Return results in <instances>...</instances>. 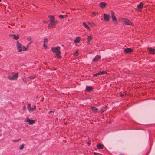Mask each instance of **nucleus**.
<instances>
[{
    "label": "nucleus",
    "instance_id": "obj_1",
    "mask_svg": "<svg viewBox=\"0 0 155 155\" xmlns=\"http://www.w3.org/2000/svg\"><path fill=\"white\" fill-rule=\"evenodd\" d=\"M60 48L58 46L53 47L51 48L52 51L54 53H55L56 56L59 58L61 57V56L59 55L60 54Z\"/></svg>",
    "mask_w": 155,
    "mask_h": 155
},
{
    "label": "nucleus",
    "instance_id": "obj_2",
    "mask_svg": "<svg viewBox=\"0 0 155 155\" xmlns=\"http://www.w3.org/2000/svg\"><path fill=\"white\" fill-rule=\"evenodd\" d=\"M17 47L18 51L19 52H21L22 51H25L27 50V48L22 45L20 43L18 42L17 43Z\"/></svg>",
    "mask_w": 155,
    "mask_h": 155
},
{
    "label": "nucleus",
    "instance_id": "obj_3",
    "mask_svg": "<svg viewBox=\"0 0 155 155\" xmlns=\"http://www.w3.org/2000/svg\"><path fill=\"white\" fill-rule=\"evenodd\" d=\"M119 20L123 24H124L125 25H131L132 23L128 19L125 18H120L119 19Z\"/></svg>",
    "mask_w": 155,
    "mask_h": 155
},
{
    "label": "nucleus",
    "instance_id": "obj_4",
    "mask_svg": "<svg viewBox=\"0 0 155 155\" xmlns=\"http://www.w3.org/2000/svg\"><path fill=\"white\" fill-rule=\"evenodd\" d=\"M18 77V73H15L13 76L9 75L8 76V79L10 80H15L17 79Z\"/></svg>",
    "mask_w": 155,
    "mask_h": 155
},
{
    "label": "nucleus",
    "instance_id": "obj_5",
    "mask_svg": "<svg viewBox=\"0 0 155 155\" xmlns=\"http://www.w3.org/2000/svg\"><path fill=\"white\" fill-rule=\"evenodd\" d=\"M57 23L56 21H50V23L48 24V27L49 28H51L54 27Z\"/></svg>",
    "mask_w": 155,
    "mask_h": 155
},
{
    "label": "nucleus",
    "instance_id": "obj_6",
    "mask_svg": "<svg viewBox=\"0 0 155 155\" xmlns=\"http://www.w3.org/2000/svg\"><path fill=\"white\" fill-rule=\"evenodd\" d=\"M114 12L113 11L111 12V15L112 21L114 23H116L117 22V19L115 16L114 15Z\"/></svg>",
    "mask_w": 155,
    "mask_h": 155
},
{
    "label": "nucleus",
    "instance_id": "obj_7",
    "mask_svg": "<svg viewBox=\"0 0 155 155\" xmlns=\"http://www.w3.org/2000/svg\"><path fill=\"white\" fill-rule=\"evenodd\" d=\"M104 20L106 21H108L110 18V15L104 13Z\"/></svg>",
    "mask_w": 155,
    "mask_h": 155
},
{
    "label": "nucleus",
    "instance_id": "obj_8",
    "mask_svg": "<svg viewBox=\"0 0 155 155\" xmlns=\"http://www.w3.org/2000/svg\"><path fill=\"white\" fill-rule=\"evenodd\" d=\"M25 122H28V124L30 125H32L35 123V120H30L28 118H27L26 120L25 121Z\"/></svg>",
    "mask_w": 155,
    "mask_h": 155
},
{
    "label": "nucleus",
    "instance_id": "obj_9",
    "mask_svg": "<svg viewBox=\"0 0 155 155\" xmlns=\"http://www.w3.org/2000/svg\"><path fill=\"white\" fill-rule=\"evenodd\" d=\"M148 50L149 51L150 53V54H155V50L151 48H149Z\"/></svg>",
    "mask_w": 155,
    "mask_h": 155
},
{
    "label": "nucleus",
    "instance_id": "obj_10",
    "mask_svg": "<svg viewBox=\"0 0 155 155\" xmlns=\"http://www.w3.org/2000/svg\"><path fill=\"white\" fill-rule=\"evenodd\" d=\"M143 3L142 2L140 3L138 5H137V9L139 10H141L143 7Z\"/></svg>",
    "mask_w": 155,
    "mask_h": 155
},
{
    "label": "nucleus",
    "instance_id": "obj_11",
    "mask_svg": "<svg viewBox=\"0 0 155 155\" xmlns=\"http://www.w3.org/2000/svg\"><path fill=\"white\" fill-rule=\"evenodd\" d=\"M100 5L101 8H103L107 5V4L104 2H102L100 3Z\"/></svg>",
    "mask_w": 155,
    "mask_h": 155
},
{
    "label": "nucleus",
    "instance_id": "obj_12",
    "mask_svg": "<svg viewBox=\"0 0 155 155\" xmlns=\"http://www.w3.org/2000/svg\"><path fill=\"white\" fill-rule=\"evenodd\" d=\"M132 51V49L130 48H127L124 50V52L127 53H128Z\"/></svg>",
    "mask_w": 155,
    "mask_h": 155
},
{
    "label": "nucleus",
    "instance_id": "obj_13",
    "mask_svg": "<svg viewBox=\"0 0 155 155\" xmlns=\"http://www.w3.org/2000/svg\"><path fill=\"white\" fill-rule=\"evenodd\" d=\"M10 36L13 37L14 39L15 40H17L19 38V36L18 35H11Z\"/></svg>",
    "mask_w": 155,
    "mask_h": 155
},
{
    "label": "nucleus",
    "instance_id": "obj_14",
    "mask_svg": "<svg viewBox=\"0 0 155 155\" xmlns=\"http://www.w3.org/2000/svg\"><path fill=\"white\" fill-rule=\"evenodd\" d=\"M83 26L86 29L89 30V31H91V30L90 28L88 25H87L86 23L85 22H83Z\"/></svg>",
    "mask_w": 155,
    "mask_h": 155
},
{
    "label": "nucleus",
    "instance_id": "obj_15",
    "mask_svg": "<svg viewBox=\"0 0 155 155\" xmlns=\"http://www.w3.org/2000/svg\"><path fill=\"white\" fill-rule=\"evenodd\" d=\"M92 38H93V37L91 35L88 36V37L87 38V41H88V42H87L88 44L89 43V42Z\"/></svg>",
    "mask_w": 155,
    "mask_h": 155
},
{
    "label": "nucleus",
    "instance_id": "obj_16",
    "mask_svg": "<svg viewBox=\"0 0 155 155\" xmlns=\"http://www.w3.org/2000/svg\"><path fill=\"white\" fill-rule=\"evenodd\" d=\"M100 58V57L98 55L96 56L95 57L92 59V61L94 62L97 61Z\"/></svg>",
    "mask_w": 155,
    "mask_h": 155
},
{
    "label": "nucleus",
    "instance_id": "obj_17",
    "mask_svg": "<svg viewBox=\"0 0 155 155\" xmlns=\"http://www.w3.org/2000/svg\"><path fill=\"white\" fill-rule=\"evenodd\" d=\"M80 41V38L79 37H77L75 39L74 42L76 43H78Z\"/></svg>",
    "mask_w": 155,
    "mask_h": 155
},
{
    "label": "nucleus",
    "instance_id": "obj_18",
    "mask_svg": "<svg viewBox=\"0 0 155 155\" xmlns=\"http://www.w3.org/2000/svg\"><path fill=\"white\" fill-rule=\"evenodd\" d=\"M92 87L90 86H87L86 87V90L88 91H89L91 90Z\"/></svg>",
    "mask_w": 155,
    "mask_h": 155
},
{
    "label": "nucleus",
    "instance_id": "obj_19",
    "mask_svg": "<svg viewBox=\"0 0 155 155\" xmlns=\"http://www.w3.org/2000/svg\"><path fill=\"white\" fill-rule=\"evenodd\" d=\"M97 147L98 149H101L103 148V146L99 143L97 144Z\"/></svg>",
    "mask_w": 155,
    "mask_h": 155
},
{
    "label": "nucleus",
    "instance_id": "obj_20",
    "mask_svg": "<svg viewBox=\"0 0 155 155\" xmlns=\"http://www.w3.org/2000/svg\"><path fill=\"white\" fill-rule=\"evenodd\" d=\"M24 145L25 144H23L20 146L18 147V149L20 150L22 149L24 147Z\"/></svg>",
    "mask_w": 155,
    "mask_h": 155
},
{
    "label": "nucleus",
    "instance_id": "obj_21",
    "mask_svg": "<svg viewBox=\"0 0 155 155\" xmlns=\"http://www.w3.org/2000/svg\"><path fill=\"white\" fill-rule=\"evenodd\" d=\"M79 55L78 51H76V52L73 54V55L74 56H78Z\"/></svg>",
    "mask_w": 155,
    "mask_h": 155
},
{
    "label": "nucleus",
    "instance_id": "obj_22",
    "mask_svg": "<svg viewBox=\"0 0 155 155\" xmlns=\"http://www.w3.org/2000/svg\"><path fill=\"white\" fill-rule=\"evenodd\" d=\"M91 108L93 111L96 112L97 110V109L96 108L91 107Z\"/></svg>",
    "mask_w": 155,
    "mask_h": 155
},
{
    "label": "nucleus",
    "instance_id": "obj_23",
    "mask_svg": "<svg viewBox=\"0 0 155 155\" xmlns=\"http://www.w3.org/2000/svg\"><path fill=\"white\" fill-rule=\"evenodd\" d=\"M35 108L36 107L35 106H34L33 107H31V108L30 110V112H31V111H33L35 109Z\"/></svg>",
    "mask_w": 155,
    "mask_h": 155
},
{
    "label": "nucleus",
    "instance_id": "obj_24",
    "mask_svg": "<svg viewBox=\"0 0 155 155\" xmlns=\"http://www.w3.org/2000/svg\"><path fill=\"white\" fill-rule=\"evenodd\" d=\"M27 107L28 108V111L30 112V110L31 108V106L30 104H28Z\"/></svg>",
    "mask_w": 155,
    "mask_h": 155
},
{
    "label": "nucleus",
    "instance_id": "obj_25",
    "mask_svg": "<svg viewBox=\"0 0 155 155\" xmlns=\"http://www.w3.org/2000/svg\"><path fill=\"white\" fill-rule=\"evenodd\" d=\"M54 18L53 16H50V21H53L54 20Z\"/></svg>",
    "mask_w": 155,
    "mask_h": 155
},
{
    "label": "nucleus",
    "instance_id": "obj_26",
    "mask_svg": "<svg viewBox=\"0 0 155 155\" xmlns=\"http://www.w3.org/2000/svg\"><path fill=\"white\" fill-rule=\"evenodd\" d=\"M35 77V76H32L29 77H28V78H29L31 80L33 79H34Z\"/></svg>",
    "mask_w": 155,
    "mask_h": 155
},
{
    "label": "nucleus",
    "instance_id": "obj_27",
    "mask_svg": "<svg viewBox=\"0 0 155 155\" xmlns=\"http://www.w3.org/2000/svg\"><path fill=\"white\" fill-rule=\"evenodd\" d=\"M66 15H59V18H64V17H66Z\"/></svg>",
    "mask_w": 155,
    "mask_h": 155
},
{
    "label": "nucleus",
    "instance_id": "obj_28",
    "mask_svg": "<svg viewBox=\"0 0 155 155\" xmlns=\"http://www.w3.org/2000/svg\"><path fill=\"white\" fill-rule=\"evenodd\" d=\"M88 24L90 26L92 27H93V26H95V25L94 23H92L89 22H88Z\"/></svg>",
    "mask_w": 155,
    "mask_h": 155
},
{
    "label": "nucleus",
    "instance_id": "obj_29",
    "mask_svg": "<svg viewBox=\"0 0 155 155\" xmlns=\"http://www.w3.org/2000/svg\"><path fill=\"white\" fill-rule=\"evenodd\" d=\"M100 74L99 73V72L97 73L96 74H93V76L94 77H96L97 76L99 75H100Z\"/></svg>",
    "mask_w": 155,
    "mask_h": 155
},
{
    "label": "nucleus",
    "instance_id": "obj_30",
    "mask_svg": "<svg viewBox=\"0 0 155 155\" xmlns=\"http://www.w3.org/2000/svg\"><path fill=\"white\" fill-rule=\"evenodd\" d=\"M20 140H21L20 139H19L18 140H12V141L14 142H17L19 141Z\"/></svg>",
    "mask_w": 155,
    "mask_h": 155
},
{
    "label": "nucleus",
    "instance_id": "obj_31",
    "mask_svg": "<svg viewBox=\"0 0 155 155\" xmlns=\"http://www.w3.org/2000/svg\"><path fill=\"white\" fill-rule=\"evenodd\" d=\"M48 39H44V43H46L48 42Z\"/></svg>",
    "mask_w": 155,
    "mask_h": 155
},
{
    "label": "nucleus",
    "instance_id": "obj_32",
    "mask_svg": "<svg viewBox=\"0 0 155 155\" xmlns=\"http://www.w3.org/2000/svg\"><path fill=\"white\" fill-rule=\"evenodd\" d=\"M105 73V71H101L99 72L100 75L101 74H104Z\"/></svg>",
    "mask_w": 155,
    "mask_h": 155
},
{
    "label": "nucleus",
    "instance_id": "obj_33",
    "mask_svg": "<svg viewBox=\"0 0 155 155\" xmlns=\"http://www.w3.org/2000/svg\"><path fill=\"white\" fill-rule=\"evenodd\" d=\"M43 46L45 49H46L47 48V46L45 44V43H44L43 45Z\"/></svg>",
    "mask_w": 155,
    "mask_h": 155
},
{
    "label": "nucleus",
    "instance_id": "obj_34",
    "mask_svg": "<svg viewBox=\"0 0 155 155\" xmlns=\"http://www.w3.org/2000/svg\"><path fill=\"white\" fill-rule=\"evenodd\" d=\"M27 39L29 41H31V38L30 37H29Z\"/></svg>",
    "mask_w": 155,
    "mask_h": 155
},
{
    "label": "nucleus",
    "instance_id": "obj_35",
    "mask_svg": "<svg viewBox=\"0 0 155 155\" xmlns=\"http://www.w3.org/2000/svg\"><path fill=\"white\" fill-rule=\"evenodd\" d=\"M32 42V41H31V42L29 43L28 45L27 46V48H28L29 47V46L31 44Z\"/></svg>",
    "mask_w": 155,
    "mask_h": 155
},
{
    "label": "nucleus",
    "instance_id": "obj_36",
    "mask_svg": "<svg viewBox=\"0 0 155 155\" xmlns=\"http://www.w3.org/2000/svg\"><path fill=\"white\" fill-rule=\"evenodd\" d=\"M93 16H94L96 15V14H98V13H96L95 12H94L93 13Z\"/></svg>",
    "mask_w": 155,
    "mask_h": 155
},
{
    "label": "nucleus",
    "instance_id": "obj_37",
    "mask_svg": "<svg viewBox=\"0 0 155 155\" xmlns=\"http://www.w3.org/2000/svg\"><path fill=\"white\" fill-rule=\"evenodd\" d=\"M106 106H104L103 108H102V110H103V111H104V109L106 108Z\"/></svg>",
    "mask_w": 155,
    "mask_h": 155
},
{
    "label": "nucleus",
    "instance_id": "obj_38",
    "mask_svg": "<svg viewBox=\"0 0 155 155\" xmlns=\"http://www.w3.org/2000/svg\"><path fill=\"white\" fill-rule=\"evenodd\" d=\"M25 106H24L23 107V110H25Z\"/></svg>",
    "mask_w": 155,
    "mask_h": 155
},
{
    "label": "nucleus",
    "instance_id": "obj_39",
    "mask_svg": "<svg viewBox=\"0 0 155 155\" xmlns=\"http://www.w3.org/2000/svg\"><path fill=\"white\" fill-rule=\"evenodd\" d=\"M51 112V111H49V113H50V112Z\"/></svg>",
    "mask_w": 155,
    "mask_h": 155
},
{
    "label": "nucleus",
    "instance_id": "obj_40",
    "mask_svg": "<svg viewBox=\"0 0 155 155\" xmlns=\"http://www.w3.org/2000/svg\"><path fill=\"white\" fill-rule=\"evenodd\" d=\"M1 0H0V2L1 1Z\"/></svg>",
    "mask_w": 155,
    "mask_h": 155
}]
</instances>
